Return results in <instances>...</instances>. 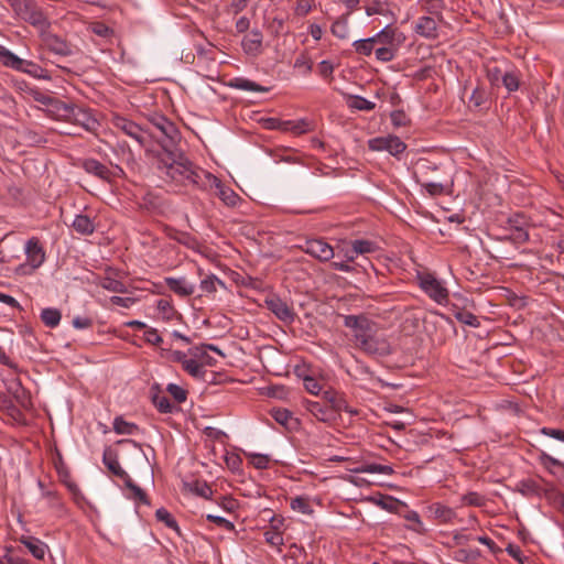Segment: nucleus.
<instances>
[{"instance_id": "obj_3", "label": "nucleus", "mask_w": 564, "mask_h": 564, "mask_svg": "<svg viewBox=\"0 0 564 564\" xmlns=\"http://www.w3.org/2000/svg\"><path fill=\"white\" fill-rule=\"evenodd\" d=\"M151 128H145L151 133L150 138L156 139L164 152L171 150L180 140V131L174 122L162 115H154L150 119Z\"/></svg>"}, {"instance_id": "obj_15", "label": "nucleus", "mask_w": 564, "mask_h": 564, "mask_svg": "<svg viewBox=\"0 0 564 564\" xmlns=\"http://www.w3.org/2000/svg\"><path fill=\"white\" fill-rule=\"evenodd\" d=\"M330 33L340 41H347L350 37V12H346L334 19L330 25Z\"/></svg>"}, {"instance_id": "obj_54", "label": "nucleus", "mask_w": 564, "mask_h": 564, "mask_svg": "<svg viewBox=\"0 0 564 564\" xmlns=\"http://www.w3.org/2000/svg\"><path fill=\"white\" fill-rule=\"evenodd\" d=\"M455 317L457 321H459L460 323L466 324L468 326H473V327L479 326V321H478L477 316L468 311H458L455 314Z\"/></svg>"}, {"instance_id": "obj_33", "label": "nucleus", "mask_w": 564, "mask_h": 564, "mask_svg": "<svg viewBox=\"0 0 564 564\" xmlns=\"http://www.w3.org/2000/svg\"><path fill=\"white\" fill-rule=\"evenodd\" d=\"M290 507L293 511L303 514H313L314 510L310 503V498L306 496H296L290 500Z\"/></svg>"}, {"instance_id": "obj_12", "label": "nucleus", "mask_w": 564, "mask_h": 564, "mask_svg": "<svg viewBox=\"0 0 564 564\" xmlns=\"http://www.w3.org/2000/svg\"><path fill=\"white\" fill-rule=\"evenodd\" d=\"M265 306L271 311L279 319L283 322H292L294 314L292 308L286 302L278 296H269L265 300Z\"/></svg>"}, {"instance_id": "obj_34", "label": "nucleus", "mask_w": 564, "mask_h": 564, "mask_svg": "<svg viewBox=\"0 0 564 564\" xmlns=\"http://www.w3.org/2000/svg\"><path fill=\"white\" fill-rule=\"evenodd\" d=\"M500 85H503L509 93L518 90L520 86V73L514 69L505 70Z\"/></svg>"}, {"instance_id": "obj_57", "label": "nucleus", "mask_w": 564, "mask_h": 564, "mask_svg": "<svg viewBox=\"0 0 564 564\" xmlns=\"http://www.w3.org/2000/svg\"><path fill=\"white\" fill-rule=\"evenodd\" d=\"M334 70H335V65L328 59H324L318 64V74L324 79H327L329 82L333 80Z\"/></svg>"}, {"instance_id": "obj_30", "label": "nucleus", "mask_w": 564, "mask_h": 564, "mask_svg": "<svg viewBox=\"0 0 564 564\" xmlns=\"http://www.w3.org/2000/svg\"><path fill=\"white\" fill-rule=\"evenodd\" d=\"M230 86L234 88L240 89V90H246V91H257V93L268 91V88L257 84L256 82H252V80H249L246 78H241V77L234 78L230 82Z\"/></svg>"}, {"instance_id": "obj_10", "label": "nucleus", "mask_w": 564, "mask_h": 564, "mask_svg": "<svg viewBox=\"0 0 564 564\" xmlns=\"http://www.w3.org/2000/svg\"><path fill=\"white\" fill-rule=\"evenodd\" d=\"M373 39L376 40V44H380L381 46L400 48L405 41V35L397 28L387 25L375 34Z\"/></svg>"}, {"instance_id": "obj_35", "label": "nucleus", "mask_w": 564, "mask_h": 564, "mask_svg": "<svg viewBox=\"0 0 564 564\" xmlns=\"http://www.w3.org/2000/svg\"><path fill=\"white\" fill-rule=\"evenodd\" d=\"M376 40L373 36L368 39H360L352 42V47L355 52L362 56H369L375 50Z\"/></svg>"}, {"instance_id": "obj_60", "label": "nucleus", "mask_w": 564, "mask_h": 564, "mask_svg": "<svg viewBox=\"0 0 564 564\" xmlns=\"http://www.w3.org/2000/svg\"><path fill=\"white\" fill-rule=\"evenodd\" d=\"M265 542L272 546H281L283 544V536L279 531L269 530L264 532Z\"/></svg>"}, {"instance_id": "obj_28", "label": "nucleus", "mask_w": 564, "mask_h": 564, "mask_svg": "<svg viewBox=\"0 0 564 564\" xmlns=\"http://www.w3.org/2000/svg\"><path fill=\"white\" fill-rule=\"evenodd\" d=\"M73 229L79 235H91L95 231V224L87 215H76L72 223Z\"/></svg>"}, {"instance_id": "obj_44", "label": "nucleus", "mask_w": 564, "mask_h": 564, "mask_svg": "<svg viewBox=\"0 0 564 564\" xmlns=\"http://www.w3.org/2000/svg\"><path fill=\"white\" fill-rule=\"evenodd\" d=\"M471 540V535L466 532V529L455 530L452 533V541L447 543V546H462L467 544Z\"/></svg>"}, {"instance_id": "obj_17", "label": "nucleus", "mask_w": 564, "mask_h": 564, "mask_svg": "<svg viewBox=\"0 0 564 564\" xmlns=\"http://www.w3.org/2000/svg\"><path fill=\"white\" fill-rule=\"evenodd\" d=\"M19 541L36 560H44L48 547L43 541L31 535H22Z\"/></svg>"}, {"instance_id": "obj_46", "label": "nucleus", "mask_w": 564, "mask_h": 564, "mask_svg": "<svg viewBox=\"0 0 564 564\" xmlns=\"http://www.w3.org/2000/svg\"><path fill=\"white\" fill-rule=\"evenodd\" d=\"M284 129L290 130L295 134H303L311 130V124L306 120L286 121Z\"/></svg>"}, {"instance_id": "obj_29", "label": "nucleus", "mask_w": 564, "mask_h": 564, "mask_svg": "<svg viewBox=\"0 0 564 564\" xmlns=\"http://www.w3.org/2000/svg\"><path fill=\"white\" fill-rule=\"evenodd\" d=\"M352 241L355 243V251H357L358 254L365 259H367V256L373 254L380 250L378 243L373 240L355 239Z\"/></svg>"}, {"instance_id": "obj_31", "label": "nucleus", "mask_w": 564, "mask_h": 564, "mask_svg": "<svg viewBox=\"0 0 564 564\" xmlns=\"http://www.w3.org/2000/svg\"><path fill=\"white\" fill-rule=\"evenodd\" d=\"M112 426L113 431L121 435H133L139 431L137 424L126 421L122 416L115 417Z\"/></svg>"}, {"instance_id": "obj_45", "label": "nucleus", "mask_w": 564, "mask_h": 564, "mask_svg": "<svg viewBox=\"0 0 564 564\" xmlns=\"http://www.w3.org/2000/svg\"><path fill=\"white\" fill-rule=\"evenodd\" d=\"M399 48L380 46L375 51L376 58L380 62L387 63L395 58Z\"/></svg>"}, {"instance_id": "obj_32", "label": "nucleus", "mask_w": 564, "mask_h": 564, "mask_svg": "<svg viewBox=\"0 0 564 564\" xmlns=\"http://www.w3.org/2000/svg\"><path fill=\"white\" fill-rule=\"evenodd\" d=\"M480 551L478 549H459L454 552L453 558L456 562L474 564L480 557Z\"/></svg>"}, {"instance_id": "obj_49", "label": "nucleus", "mask_w": 564, "mask_h": 564, "mask_svg": "<svg viewBox=\"0 0 564 564\" xmlns=\"http://www.w3.org/2000/svg\"><path fill=\"white\" fill-rule=\"evenodd\" d=\"M156 519L163 522L167 528L178 530V525L176 520L172 517V514L164 508H160L155 512Z\"/></svg>"}, {"instance_id": "obj_2", "label": "nucleus", "mask_w": 564, "mask_h": 564, "mask_svg": "<svg viewBox=\"0 0 564 564\" xmlns=\"http://www.w3.org/2000/svg\"><path fill=\"white\" fill-rule=\"evenodd\" d=\"M159 170L173 182L182 185L199 184L204 170L196 167L184 154L165 151L159 161Z\"/></svg>"}, {"instance_id": "obj_22", "label": "nucleus", "mask_w": 564, "mask_h": 564, "mask_svg": "<svg viewBox=\"0 0 564 564\" xmlns=\"http://www.w3.org/2000/svg\"><path fill=\"white\" fill-rule=\"evenodd\" d=\"M271 416L282 426L292 431L296 430L300 425V422L296 417H294L293 413L286 409L275 408L271 410Z\"/></svg>"}, {"instance_id": "obj_8", "label": "nucleus", "mask_w": 564, "mask_h": 564, "mask_svg": "<svg viewBox=\"0 0 564 564\" xmlns=\"http://www.w3.org/2000/svg\"><path fill=\"white\" fill-rule=\"evenodd\" d=\"M206 185L215 189V195L218 196L224 204L234 207L238 204L239 196L230 187L225 186L221 181L210 173H204Z\"/></svg>"}, {"instance_id": "obj_27", "label": "nucleus", "mask_w": 564, "mask_h": 564, "mask_svg": "<svg viewBox=\"0 0 564 564\" xmlns=\"http://www.w3.org/2000/svg\"><path fill=\"white\" fill-rule=\"evenodd\" d=\"M104 464L108 467V469L116 476L122 478L123 480L128 478V474L121 468L117 455L111 449L107 448L104 452L102 457Z\"/></svg>"}, {"instance_id": "obj_6", "label": "nucleus", "mask_w": 564, "mask_h": 564, "mask_svg": "<svg viewBox=\"0 0 564 564\" xmlns=\"http://www.w3.org/2000/svg\"><path fill=\"white\" fill-rule=\"evenodd\" d=\"M24 252L25 262L18 267L17 272L24 275L32 274L44 263L46 259L45 250L40 240L33 237L25 242Z\"/></svg>"}, {"instance_id": "obj_48", "label": "nucleus", "mask_w": 564, "mask_h": 564, "mask_svg": "<svg viewBox=\"0 0 564 564\" xmlns=\"http://www.w3.org/2000/svg\"><path fill=\"white\" fill-rule=\"evenodd\" d=\"M362 473L392 475L393 468L389 465L366 464L360 469Z\"/></svg>"}, {"instance_id": "obj_23", "label": "nucleus", "mask_w": 564, "mask_h": 564, "mask_svg": "<svg viewBox=\"0 0 564 564\" xmlns=\"http://www.w3.org/2000/svg\"><path fill=\"white\" fill-rule=\"evenodd\" d=\"M83 167L87 173L95 175L102 181L111 180V171L106 165H104L102 163L95 159L85 160L83 163Z\"/></svg>"}, {"instance_id": "obj_43", "label": "nucleus", "mask_w": 564, "mask_h": 564, "mask_svg": "<svg viewBox=\"0 0 564 564\" xmlns=\"http://www.w3.org/2000/svg\"><path fill=\"white\" fill-rule=\"evenodd\" d=\"M460 502L464 506L482 507L486 505V498L478 492L470 491L460 497Z\"/></svg>"}, {"instance_id": "obj_16", "label": "nucleus", "mask_w": 564, "mask_h": 564, "mask_svg": "<svg viewBox=\"0 0 564 564\" xmlns=\"http://www.w3.org/2000/svg\"><path fill=\"white\" fill-rule=\"evenodd\" d=\"M262 41L263 35L261 31L254 29L242 39L241 45L247 54L257 56L261 53Z\"/></svg>"}, {"instance_id": "obj_14", "label": "nucleus", "mask_w": 564, "mask_h": 564, "mask_svg": "<svg viewBox=\"0 0 564 564\" xmlns=\"http://www.w3.org/2000/svg\"><path fill=\"white\" fill-rule=\"evenodd\" d=\"M208 350L215 351L216 354L224 356L223 351L215 345H202L189 349V355L197 359L202 367H213L216 365V359L208 354Z\"/></svg>"}, {"instance_id": "obj_18", "label": "nucleus", "mask_w": 564, "mask_h": 564, "mask_svg": "<svg viewBox=\"0 0 564 564\" xmlns=\"http://www.w3.org/2000/svg\"><path fill=\"white\" fill-rule=\"evenodd\" d=\"M166 286L175 294L186 297L195 292V285L189 283L185 278H165Z\"/></svg>"}, {"instance_id": "obj_51", "label": "nucleus", "mask_w": 564, "mask_h": 564, "mask_svg": "<svg viewBox=\"0 0 564 564\" xmlns=\"http://www.w3.org/2000/svg\"><path fill=\"white\" fill-rule=\"evenodd\" d=\"M487 101V93L481 87H476L470 97H469V105L478 108L481 107Z\"/></svg>"}, {"instance_id": "obj_4", "label": "nucleus", "mask_w": 564, "mask_h": 564, "mask_svg": "<svg viewBox=\"0 0 564 564\" xmlns=\"http://www.w3.org/2000/svg\"><path fill=\"white\" fill-rule=\"evenodd\" d=\"M15 15L31 25L44 30L48 21L34 0H6Z\"/></svg>"}, {"instance_id": "obj_26", "label": "nucleus", "mask_w": 564, "mask_h": 564, "mask_svg": "<svg viewBox=\"0 0 564 564\" xmlns=\"http://www.w3.org/2000/svg\"><path fill=\"white\" fill-rule=\"evenodd\" d=\"M0 63L18 72L25 66V59L20 58L6 47H0Z\"/></svg>"}, {"instance_id": "obj_5", "label": "nucleus", "mask_w": 564, "mask_h": 564, "mask_svg": "<svg viewBox=\"0 0 564 564\" xmlns=\"http://www.w3.org/2000/svg\"><path fill=\"white\" fill-rule=\"evenodd\" d=\"M416 279L421 290L437 304H445L448 301L449 292L444 283L438 280L435 274L421 271L417 272Z\"/></svg>"}, {"instance_id": "obj_9", "label": "nucleus", "mask_w": 564, "mask_h": 564, "mask_svg": "<svg viewBox=\"0 0 564 564\" xmlns=\"http://www.w3.org/2000/svg\"><path fill=\"white\" fill-rule=\"evenodd\" d=\"M303 251L319 261L326 262L334 257L333 247L323 239H311L305 241Z\"/></svg>"}, {"instance_id": "obj_42", "label": "nucleus", "mask_w": 564, "mask_h": 564, "mask_svg": "<svg viewBox=\"0 0 564 564\" xmlns=\"http://www.w3.org/2000/svg\"><path fill=\"white\" fill-rule=\"evenodd\" d=\"M405 149V143L399 137L388 135L386 151H388L391 155L398 156L399 154L403 153Z\"/></svg>"}, {"instance_id": "obj_7", "label": "nucleus", "mask_w": 564, "mask_h": 564, "mask_svg": "<svg viewBox=\"0 0 564 564\" xmlns=\"http://www.w3.org/2000/svg\"><path fill=\"white\" fill-rule=\"evenodd\" d=\"M112 124L117 130L137 141L141 147H144L148 143V135L151 132L135 122L124 117L116 116L112 119Z\"/></svg>"}, {"instance_id": "obj_38", "label": "nucleus", "mask_w": 564, "mask_h": 564, "mask_svg": "<svg viewBox=\"0 0 564 564\" xmlns=\"http://www.w3.org/2000/svg\"><path fill=\"white\" fill-rule=\"evenodd\" d=\"M404 519L409 521L411 524L408 525V529L414 531L420 534H424L426 529L421 521V518L416 511H409L404 514Z\"/></svg>"}, {"instance_id": "obj_53", "label": "nucleus", "mask_w": 564, "mask_h": 564, "mask_svg": "<svg viewBox=\"0 0 564 564\" xmlns=\"http://www.w3.org/2000/svg\"><path fill=\"white\" fill-rule=\"evenodd\" d=\"M503 73L505 70H502L499 66L494 65L487 67V78L492 86H500Z\"/></svg>"}, {"instance_id": "obj_11", "label": "nucleus", "mask_w": 564, "mask_h": 564, "mask_svg": "<svg viewBox=\"0 0 564 564\" xmlns=\"http://www.w3.org/2000/svg\"><path fill=\"white\" fill-rule=\"evenodd\" d=\"M68 122L83 127L87 131L96 130L98 121L91 116V113L82 107L76 105L72 106Z\"/></svg>"}, {"instance_id": "obj_40", "label": "nucleus", "mask_w": 564, "mask_h": 564, "mask_svg": "<svg viewBox=\"0 0 564 564\" xmlns=\"http://www.w3.org/2000/svg\"><path fill=\"white\" fill-rule=\"evenodd\" d=\"M217 285L224 286V282L220 279H218L216 275L209 274V275H206L200 281L199 286L204 293L212 294V293L217 292Z\"/></svg>"}, {"instance_id": "obj_1", "label": "nucleus", "mask_w": 564, "mask_h": 564, "mask_svg": "<svg viewBox=\"0 0 564 564\" xmlns=\"http://www.w3.org/2000/svg\"><path fill=\"white\" fill-rule=\"evenodd\" d=\"M344 325L351 330L355 346L362 352L376 357L391 354L387 336L365 315H346Z\"/></svg>"}, {"instance_id": "obj_19", "label": "nucleus", "mask_w": 564, "mask_h": 564, "mask_svg": "<svg viewBox=\"0 0 564 564\" xmlns=\"http://www.w3.org/2000/svg\"><path fill=\"white\" fill-rule=\"evenodd\" d=\"M429 513L432 519L437 520L441 523H452L457 517L454 509L440 502L432 503L429 507Z\"/></svg>"}, {"instance_id": "obj_37", "label": "nucleus", "mask_w": 564, "mask_h": 564, "mask_svg": "<svg viewBox=\"0 0 564 564\" xmlns=\"http://www.w3.org/2000/svg\"><path fill=\"white\" fill-rule=\"evenodd\" d=\"M183 369L196 379H202L205 376V370L197 359L191 356L188 360H184Z\"/></svg>"}, {"instance_id": "obj_21", "label": "nucleus", "mask_w": 564, "mask_h": 564, "mask_svg": "<svg viewBox=\"0 0 564 564\" xmlns=\"http://www.w3.org/2000/svg\"><path fill=\"white\" fill-rule=\"evenodd\" d=\"M307 411L321 422H330L335 419L336 413L327 405L317 401L306 402Z\"/></svg>"}, {"instance_id": "obj_63", "label": "nucleus", "mask_w": 564, "mask_h": 564, "mask_svg": "<svg viewBox=\"0 0 564 564\" xmlns=\"http://www.w3.org/2000/svg\"><path fill=\"white\" fill-rule=\"evenodd\" d=\"M171 237L178 241L180 243H183L189 248H194L197 245L195 238H193L191 235L186 232L176 231L175 235Z\"/></svg>"}, {"instance_id": "obj_55", "label": "nucleus", "mask_w": 564, "mask_h": 564, "mask_svg": "<svg viewBox=\"0 0 564 564\" xmlns=\"http://www.w3.org/2000/svg\"><path fill=\"white\" fill-rule=\"evenodd\" d=\"M303 384L307 392L317 395L322 391V386L313 376H303Z\"/></svg>"}, {"instance_id": "obj_41", "label": "nucleus", "mask_w": 564, "mask_h": 564, "mask_svg": "<svg viewBox=\"0 0 564 564\" xmlns=\"http://www.w3.org/2000/svg\"><path fill=\"white\" fill-rule=\"evenodd\" d=\"M99 285L102 289H105L107 291H110V292H113V293H123V292H126L124 283H122L119 280L109 278V276L101 278L100 281H99Z\"/></svg>"}, {"instance_id": "obj_39", "label": "nucleus", "mask_w": 564, "mask_h": 564, "mask_svg": "<svg viewBox=\"0 0 564 564\" xmlns=\"http://www.w3.org/2000/svg\"><path fill=\"white\" fill-rule=\"evenodd\" d=\"M124 484L127 488L131 491V498L143 505L150 503L147 494L143 491V489L137 486L129 476L128 478L124 479Z\"/></svg>"}, {"instance_id": "obj_25", "label": "nucleus", "mask_w": 564, "mask_h": 564, "mask_svg": "<svg viewBox=\"0 0 564 564\" xmlns=\"http://www.w3.org/2000/svg\"><path fill=\"white\" fill-rule=\"evenodd\" d=\"M73 104H66L56 98H52L47 106V111L58 120L67 121Z\"/></svg>"}, {"instance_id": "obj_47", "label": "nucleus", "mask_w": 564, "mask_h": 564, "mask_svg": "<svg viewBox=\"0 0 564 564\" xmlns=\"http://www.w3.org/2000/svg\"><path fill=\"white\" fill-rule=\"evenodd\" d=\"M349 106L351 108H355L357 110H362V111H370V110L375 109V107H376L375 102H372L364 97H360V96H352L350 98Z\"/></svg>"}, {"instance_id": "obj_52", "label": "nucleus", "mask_w": 564, "mask_h": 564, "mask_svg": "<svg viewBox=\"0 0 564 564\" xmlns=\"http://www.w3.org/2000/svg\"><path fill=\"white\" fill-rule=\"evenodd\" d=\"M153 404L161 413H170L173 410V405L164 394L158 393L153 395Z\"/></svg>"}, {"instance_id": "obj_20", "label": "nucleus", "mask_w": 564, "mask_h": 564, "mask_svg": "<svg viewBox=\"0 0 564 564\" xmlns=\"http://www.w3.org/2000/svg\"><path fill=\"white\" fill-rule=\"evenodd\" d=\"M323 399L328 403L329 406L335 413H339L341 411L355 413L351 411L346 402V400L338 392L327 389L323 391Z\"/></svg>"}, {"instance_id": "obj_58", "label": "nucleus", "mask_w": 564, "mask_h": 564, "mask_svg": "<svg viewBox=\"0 0 564 564\" xmlns=\"http://www.w3.org/2000/svg\"><path fill=\"white\" fill-rule=\"evenodd\" d=\"M509 238L513 243L522 245L529 240V234L525 227L517 226L516 230L511 231Z\"/></svg>"}, {"instance_id": "obj_59", "label": "nucleus", "mask_w": 564, "mask_h": 564, "mask_svg": "<svg viewBox=\"0 0 564 564\" xmlns=\"http://www.w3.org/2000/svg\"><path fill=\"white\" fill-rule=\"evenodd\" d=\"M166 390L177 403L184 402L187 398L186 391L175 383H170Z\"/></svg>"}, {"instance_id": "obj_61", "label": "nucleus", "mask_w": 564, "mask_h": 564, "mask_svg": "<svg viewBox=\"0 0 564 564\" xmlns=\"http://www.w3.org/2000/svg\"><path fill=\"white\" fill-rule=\"evenodd\" d=\"M206 519L208 521H210V522L216 523L218 527L224 528L227 531H234L235 530L234 523L230 522L229 520L223 518V517L214 516V514H207Z\"/></svg>"}, {"instance_id": "obj_24", "label": "nucleus", "mask_w": 564, "mask_h": 564, "mask_svg": "<svg viewBox=\"0 0 564 564\" xmlns=\"http://www.w3.org/2000/svg\"><path fill=\"white\" fill-rule=\"evenodd\" d=\"M415 32L426 39H435L437 36V23L435 19L421 17L415 25Z\"/></svg>"}, {"instance_id": "obj_13", "label": "nucleus", "mask_w": 564, "mask_h": 564, "mask_svg": "<svg viewBox=\"0 0 564 564\" xmlns=\"http://www.w3.org/2000/svg\"><path fill=\"white\" fill-rule=\"evenodd\" d=\"M42 41L47 50L57 55L67 56L72 54L70 45L56 34L44 32L42 34Z\"/></svg>"}, {"instance_id": "obj_50", "label": "nucleus", "mask_w": 564, "mask_h": 564, "mask_svg": "<svg viewBox=\"0 0 564 564\" xmlns=\"http://www.w3.org/2000/svg\"><path fill=\"white\" fill-rule=\"evenodd\" d=\"M541 462H542V465L546 469H549L550 473H552V474H556L557 469L564 470V465L558 459H556L547 454H543L541 456Z\"/></svg>"}, {"instance_id": "obj_62", "label": "nucleus", "mask_w": 564, "mask_h": 564, "mask_svg": "<svg viewBox=\"0 0 564 564\" xmlns=\"http://www.w3.org/2000/svg\"><path fill=\"white\" fill-rule=\"evenodd\" d=\"M388 143V135L387 137H378L370 139L368 141V147L372 151H386Z\"/></svg>"}, {"instance_id": "obj_36", "label": "nucleus", "mask_w": 564, "mask_h": 564, "mask_svg": "<svg viewBox=\"0 0 564 564\" xmlns=\"http://www.w3.org/2000/svg\"><path fill=\"white\" fill-rule=\"evenodd\" d=\"M61 312L57 308H44L41 313L42 322L51 328L56 327L61 322Z\"/></svg>"}, {"instance_id": "obj_56", "label": "nucleus", "mask_w": 564, "mask_h": 564, "mask_svg": "<svg viewBox=\"0 0 564 564\" xmlns=\"http://www.w3.org/2000/svg\"><path fill=\"white\" fill-rule=\"evenodd\" d=\"M314 0H297L294 8V13L297 17H305L314 8Z\"/></svg>"}, {"instance_id": "obj_64", "label": "nucleus", "mask_w": 564, "mask_h": 564, "mask_svg": "<svg viewBox=\"0 0 564 564\" xmlns=\"http://www.w3.org/2000/svg\"><path fill=\"white\" fill-rule=\"evenodd\" d=\"M20 72L26 73L35 78H41L43 69L37 64L25 61V66H23V69H20Z\"/></svg>"}]
</instances>
